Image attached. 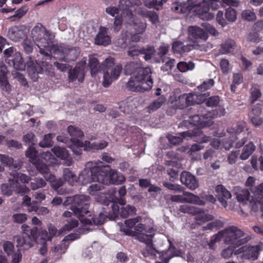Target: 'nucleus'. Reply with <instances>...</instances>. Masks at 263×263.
<instances>
[{
    "mask_svg": "<svg viewBox=\"0 0 263 263\" xmlns=\"http://www.w3.org/2000/svg\"><path fill=\"white\" fill-rule=\"evenodd\" d=\"M46 184V182L41 178H36L31 182V187L33 190L44 187Z\"/></svg>",
    "mask_w": 263,
    "mask_h": 263,
    "instance_id": "nucleus-58",
    "label": "nucleus"
},
{
    "mask_svg": "<svg viewBox=\"0 0 263 263\" xmlns=\"http://www.w3.org/2000/svg\"><path fill=\"white\" fill-rule=\"evenodd\" d=\"M225 109L222 107H219L218 110H213L211 111L207 112V115L209 116L210 118H211V121L213 118L217 116H222L225 114Z\"/></svg>",
    "mask_w": 263,
    "mask_h": 263,
    "instance_id": "nucleus-59",
    "label": "nucleus"
},
{
    "mask_svg": "<svg viewBox=\"0 0 263 263\" xmlns=\"http://www.w3.org/2000/svg\"><path fill=\"white\" fill-rule=\"evenodd\" d=\"M3 248L8 256H12L16 252L14 251V246L12 242L6 241L3 243Z\"/></svg>",
    "mask_w": 263,
    "mask_h": 263,
    "instance_id": "nucleus-56",
    "label": "nucleus"
},
{
    "mask_svg": "<svg viewBox=\"0 0 263 263\" xmlns=\"http://www.w3.org/2000/svg\"><path fill=\"white\" fill-rule=\"evenodd\" d=\"M263 249V243L259 242L254 246L246 245L236 250L235 255L240 261L245 259L256 260Z\"/></svg>",
    "mask_w": 263,
    "mask_h": 263,
    "instance_id": "nucleus-17",
    "label": "nucleus"
},
{
    "mask_svg": "<svg viewBox=\"0 0 263 263\" xmlns=\"http://www.w3.org/2000/svg\"><path fill=\"white\" fill-rule=\"evenodd\" d=\"M106 217V215H105L103 213H100V214L95 217H91V215L90 214V212L89 213V215H85L84 218H91V223L89 224H85L83 223L84 225H89L91 224L92 222L96 224H102L104 222L105 218Z\"/></svg>",
    "mask_w": 263,
    "mask_h": 263,
    "instance_id": "nucleus-49",
    "label": "nucleus"
},
{
    "mask_svg": "<svg viewBox=\"0 0 263 263\" xmlns=\"http://www.w3.org/2000/svg\"><path fill=\"white\" fill-rule=\"evenodd\" d=\"M256 179L250 176L246 181V185L250 188L251 193L253 194L252 200L250 201V206L254 212L257 211L258 209V204L263 199V182L257 186H254Z\"/></svg>",
    "mask_w": 263,
    "mask_h": 263,
    "instance_id": "nucleus-16",
    "label": "nucleus"
},
{
    "mask_svg": "<svg viewBox=\"0 0 263 263\" xmlns=\"http://www.w3.org/2000/svg\"><path fill=\"white\" fill-rule=\"evenodd\" d=\"M115 60L111 57L107 58L102 63L103 72V85L104 87L109 86L112 82L118 79L122 70L121 64L114 66Z\"/></svg>",
    "mask_w": 263,
    "mask_h": 263,
    "instance_id": "nucleus-9",
    "label": "nucleus"
},
{
    "mask_svg": "<svg viewBox=\"0 0 263 263\" xmlns=\"http://www.w3.org/2000/svg\"><path fill=\"white\" fill-rule=\"evenodd\" d=\"M28 218L27 214L24 213H17L13 214L12 219L14 222L18 223H23L25 222Z\"/></svg>",
    "mask_w": 263,
    "mask_h": 263,
    "instance_id": "nucleus-62",
    "label": "nucleus"
},
{
    "mask_svg": "<svg viewBox=\"0 0 263 263\" xmlns=\"http://www.w3.org/2000/svg\"><path fill=\"white\" fill-rule=\"evenodd\" d=\"M234 192L238 202L246 203L248 201L250 193L248 190L236 186L234 188Z\"/></svg>",
    "mask_w": 263,
    "mask_h": 263,
    "instance_id": "nucleus-33",
    "label": "nucleus"
},
{
    "mask_svg": "<svg viewBox=\"0 0 263 263\" xmlns=\"http://www.w3.org/2000/svg\"><path fill=\"white\" fill-rule=\"evenodd\" d=\"M184 202L194 203L198 205H203L204 202L199 197L193 193L183 192Z\"/></svg>",
    "mask_w": 263,
    "mask_h": 263,
    "instance_id": "nucleus-38",
    "label": "nucleus"
},
{
    "mask_svg": "<svg viewBox=\"0 0 263 263\" xmlns=\"http://www.w3.org/2000/svg\"><path fill=\"white\" fill-rule=\"evenodd\" d=\"M8 35L9 37L15 42L18 41L25 35L24 32L21 30L17 27L11 28L9 31Z\"/></svg>",
    "mask_w": 263,
    "mask_h": 263,
    "instance_id": "nucleus-44",
    "label": "nucleus"
},
{
    "mask_svg": "<svg viewBox=\"0 0 263 263\" xmlns=\"http://www.w3.org/2000/svg\"><path fill=\"white\" fill-rule=\"evenodd\" d=\"M193 47V45H187L186 46L183 45L182 43L181 42H175L173 43L172 46V50L174 52L181 53L184 52H188L190 51Z\"/></svg>",
    "mask_w": 263,
    "mask_h": 263,
    "instance_id": "nucleus-43",
    "label": "nucleus"
},
{
    "mask_svg": "<svg viewBox=\"0 0 263 263\" xmlns=\"http://www.w3.org/2000/svg\"><path fill=\"white\" fill-rule=\"evenodd\" d=\"M192 134L190 132H185L179 134L178 136L170 135L167 138L169 141L173 144H177L181 142L183 139L187 137H191Z\"/></svg>",
    "mask_w": 263,
    "mask_h": 263,
    "instance_id": "nucleus-45",
    "label": "nucleus"
},
{
    "mask_svg": "<svg viewBox=\"0 0 263 263\" xmlns=\"http://www.w3.org/2000/svg\"><path fill=\"white\" fill-rule=\"evenodd\" d=\"M108 29L104 27H101L95 40V44L99 45L107 46L111 43V37L108 33Z\"/></svg>",
    "mask_w": 263,
    "mask_h": 263,
    "instance_id": "nucleus-27",
    "label": "nucleus"
},
{
    "mask_svg": "<svg viewBox=\"0 0 263 263\" xmlns=\"http://www.w3.org/2000/svg\"><path fill=\"white\" fill-rule=\"evenodd\" d=\"M100 183L107 184H120L125 180V177L121 174H119L118 172L112 169L109 170L101 168V173L100 174Z\"/></svg>",
    "mask_w": 263,
    "mask_h": 263,
    "instance_id": "nucleus-19",
    "label": "nucleus"
},
{
    "mask_svg": "<svg viewBox=\"0 0 263 263\" xmlns=\"http://www.w3.org/2000/svg\"><path fill=\"white\" fill-rule=\"evenodd\" d=\"M13 191H15L16 193L23 195L28 193L30 189L25 185L17 186V184L15 183L12 179H9V184L5 183L1 186V191L4 195L9 196L11 195Z\"/></svg>",
    "mask_w": 263,
    "mask_h": 263,
    "instance_id": "nucleus-21",
    "label": "nucleus"
},
{
    "mask_svg": "<svg viewBox=\"0 0 263 263\" xmlns=\"http://www.w3.org/2000/svg\"><path fill=\"white\" fill-rule=\"evenodd\" d=\"M226 17L229 22H234L236 20L237 14L235 9L229 8L226 10Z\"/></svg>",
    "mask_w": 263,
    "mask_h": 263,
    "instance_id": "nucleus-64",
    "label": "nucleus"
},
{
    "mask_svg": "<svg viewBox=\"0 0 263 263\" xmlns=\"http://www.w3.org/2000/svg\"><path fill=\"white\" fill-rule=\"evenodd\" d=\"M99 184H93L91 185L88 189V192L90 195L92 196H96L95 199L99 202L102 204H104L106 205H109V204H111V208L113 212L112 215H111V218H115L118 217L119 213V207L114 202L115 201L114 198V195L116 193L115 190L113 191L111 195L109 196V199L104 194L98 195V192L101 190L102 186L101 185V183Z\"/></svg>",
    "mask_w": 263,
    "mask_h": 263,
    "instance_id": "nucleus-11",
    "label": "nucleus"
},
{
    "mask_svg": "<svg viewBox=\"0 0 263 263\" xmlns=\"http://www.w3.org/2000/svg\"><path fill=\"white\" fill-rule=\"evenodd\" d=\"M121 17L127 23H130L135 19L132 13L133 6L129 0H120L119 4Z\"/></svg>",
    "mask_w": 263,
    "mask_h": 263,
    "instance_id": "nucleus-23",
    "label": "nucleus"
},
{
    "mask_svg": "<svg viewBox=\"0 0 263 263\" xmlns=\"http://www.w3.org/2000/svg\"><path fill=\"white\" fill-rule=\"evenodd\" d=\"M7 72L6 67L3 62H0V87L4 90L9 92L11 90V86L6 77Z\"/></svg>",
    "mask_w": 263,
    "mask_h": 263,
    "instance_id": "nucleus-28",
    "label": "nucleus"
},
{
    "mask_svg": "<svg viewBox=\"0 0 263 263\" xmlns=\"http://www.w3.org/2000/svg\"><path fill=\"white\" fill-rule=\"evenodd\" d=\"M165 101V99L164 97H160L157 100L154 101L146 108V112L151 113L156 111L162 105Z\"/></svg>",
    "mask_w": 263,
    "mask_h": 263,
    "instance_id": "nucleus-42",
    "label": "nucleus"
},
{
    "mask_svg": "<svg viewBox=\"0 0 263 263\" xmlns=\"http://www.w3.org/2000/svg\"><path fill=\"white\" fill-rule=\"evenodd\" d=\"M238 49L235 42L233 40H228L221 44L220 51L222 54L233 53Z\"/></svg>",
    "mask_w": 263,
    "mask_h": 263,
    "instance_id": "nucleus-35",
    "label": "nucleus"
},
{
    "mask_svg": "<svg viewBox=\"0 0 263 263\" xmlns=\"http://www.w3.org/2000/svg\"><path fill=\"white\" fill-rule=\"evenodd\" d=\"M23 141L26 144L30 145V146L35 144L36 142L35 136L32 133H29L25 135L23 137Z\"/></svg>",
    "mask_w": 263,
    "mask_h": 263,
    "instance_id": "nucleus-63",
    "label": "nucleus"
},
{
    "mask_svg": "<svg viewBox=\"0 0 263 263\" xmlns=\"http://www.w3.org/2000/svg\"><path fill=\"white\" fill-rule=\"evenodd\" d=\"M89 67L92 77H96L101 68L98 60L93 56L89 57Z\"/></svg>",
    "mask_w": 263,
    "mask_h": 263,
    "instance_id": "nucleus-41",
    "label": "nucleus"
},
{
    "mask_svg": "<svg viewBox=\"0 0 263 263\" xmlns=\"http://www.w3.org/2000/svg\"><path fill=\"white\" fill-rule=\"evenodd\" d=\"M12 176H13V178L12 179L14 180L15 183L17 184V186H22L19 185V183L18 182V180H20L22 183H28L31 179L29 176L18 173H14Z\"/></svg>",
    "mask_w": 263,
    "mask_h": 263,
    "instance_id": "nucleus-54",
    "label": "nucleus"
},
{
    "mask_svg": "<svg viewBox=\"0 0 263 263\" xmlns=\"http://www.w3.org/2000/svg\"><path fill=\"white\" fill-rule=\"evenodd\" d=\"M189 122L191 124L198 128L210 126L213 123V121H211V118H210L209 116L207 115V113L203 116L194 115L190 117Z\"/></svg>",
    "mask_w": 263,
    "mask_h": 263,
    "instance_id": "nucleus-26",
    "label": "nucleus"
},
{
    "mask_svg": "<svg viewBox=\"0 0 263 263\" xmlns=\"http://www.w3.org/2000/svg\"><path fill=\"white\" fill-rule=\"evenodd\" d=\"M195 220L198 224H201L202 223L209 221L213 219L214 217L212 215L205 213L202 209H200V211L195 214Z\"/></svg>",
    "mask_w": 263,
    "mask_h": 263,
    "instance_id": "nucleus-46",
    "label": "nucleus"
},
{
    "mask_svg": "<svg viewBox=\"0 0 263 263\" xmlns=\"http://www.w3.org/2000/svg\"><path fill=\"white\" fill-rule=\"evenodd\" d=\"M52 152L57 157L61 159L66 160L67 165L69 166L71 164V161L69 159L68 153L65 148L55 146L52 148Z\"/></svg>",
    "mask_w": 263,
    "mask_h": 263,
    "instance_id": "nucleus-34",
    "label": "nucleus"
},
{
    "mask_svg": "<svg viewBox=\"0 0 263 263\" xmlns=\"http://www.w3.org/2000/svg\"><path fill=\"white\" fill-rule=\"evenodd\" d=\"M201 26L202 28L196 26H190L188 28L189 37L193 40V46L196 45L198 39L205 41L209 37L208 33L214 36L218 34L215 28L208 23H202Z\"/></svg>",
    "mask_w": 263,
    "mask_h": 263,
    "instance_id": "nucleus-13",
    "label": "nucleus"
},
{
    "mask_svg": "<svg viewBox=\"0 0 263 263\" xmlns=\"http://www.w3.org/2000/svg\"><path fill=\"white\" fill-rule=\"evenodd\" d=\"M130 25H133L134 28L137 32V34L131 35V40L133 42H138L140 40L139 34H142L144 32L146 27V24L143 22H139L137 20H133L130 23Z\"/></svg>",
    "mask_w": 263,
    "mask_h": 263,
    "instance_id": "nucleus-29",
    "label": "nucleus"
},
{
    "mask_svg": "<svg viewBox=\"0 0 263 263\" xmlns=\"http://www.w3.org/2000/svg\"><path fill=\"white\" fill-rule=\"evenodd\" d=\"M37 232V228L34 227L31 230V235H17L13 236V240L16 243V247L18 248L27 250L33 246Z\"/></svg>",
    "mask_w": 263,
    "mask_h": 263,
    "instance_id": "nucleus-20",
    "label": "nucleus"
},
{
    "mask_svg": "<svg viewBox=\"0 0 263 263\" xmlns=\"http://www.w3.org/2000/svg\"><path fill=\"white\" fill-rule=\"evenodd\" d=\"M78 221L74 219L73 218L67 221V223L64 227L62 231L60 232L62 233L63 231H69L78 226Z\"/></svg>",
    "mask_w": 263,
    "mask_h": 263,
    "instance_id": "nucleus-60",
    "label": "nucleus"
},
{
    "mask_svg": "<svg viewBox=\"0 0 263 263\" xmlns=\"http://www.w3.org/2000/svg\"><path fill=\"white\" fill-rule=\"evenodd\" d=\"M0 162L7 166H12L15 169L19 170L22 165V162L21 161L13 164V159L8 156L0 154Z\"/></svg>",
    "mask_w": 263,
    "mask_h": 263,
    "instance_id": "nucleus-40",
    "label": "nucleus"
},
{
    "mask_svg": "<svg viewBox=\"0 0 263 263\" xmlns=\"http://www.w3.org/2000/svg\"><path fill=\"white\" fill-rule=\"evenodd\" d=\"M170 247L166 251L158 252L155 248L152 247L151 245L147 246V248L145 251L143 252V256L144 257L151 256L153 258H157L159 257L161 260L156 261V263H168L169 260L175 256H179L181 252L179 250H177L172 246V243L170 240Z\"/></svg>",
    "mask_w": 263,
    "mask_h": 263,
    "instance_id": "nucleus-15",
    "label": "nucleus"
},
{
    "mask_svg": "<svg viewBox=\"0 0 263 263\" xmlns=\"http://www.w3.org/2000/svg\"><path fill=\"white\" fill-rule=\"evenodd\" d=\"M22 204L24 206L28 207L27 211L29 212H33V211H35L37 209L36 201H33L31 202V198L27 195L24 196L23 198Z\"/></svg>",
    "mask_w": 263,
    "mask_h": 263,
    "instance_id": "nucleus-47",
    "label": "nucleus"
},
{
    "mask_svg": "<svg viewBox=\"0 0 263 263\" xmlns=\"http://www.w3.org/2000/svg\"><path fill=\"white\" fill-rule=\"evenodd\" d=\"M98 164L93 162H88L86 164L85 168L79 176V184L86 185L91 182L100 183L101 167Z\"/></svg>",
    "mask_w": 263,
    "mask_h": 263,
    "instance_id": "nucleus-14",
    "label": "nucleus"
},
{
    "mask_svg": "<svg viewBox=\"0 0 263 263\" xmlns=\"http://www.w3.org/2000/svg\"><path fill=\"white\" fill-rule=\"evenodd\" d=\"M63 177L69 185H76L79 184V177L69 168L64 170Z\"/></svg>",
    "mask_w": 263,
    "mask_h": 263,
    "instance_id": "nucleus-32",
    "label": "nucleus"
},
{
    "mask_svg": "<svg viewBox=\"0 0 263 263\" xmlns=\"http://www.w3.org/2000/svg\"><path fill=\"white\" fill-rule=\"evenodd\" d=\"M255 150V146L253 142H250L242 148L240 155V159L242 160H247Z\"/></svg>",
    "mask_w": 263,
    "mask_h": 263,
    "instance_id": "nucleus-39",
    "label": "nucleus"
},
{
    "mask_svg": "<svg viewBox=\"0 0 263 263\" xmlns=\"http://www.w3.org/2000/svg\"><path fill=\"white\" fill-rule=\"evenodd\" d=\"M86 60L83 59L78 63L73 70L69 72V80L70 82H75L78 80L79 82H82L85 76V65Z\"/></svg>",
    "mask_w": 263,
    "mask_h": 263,
    "instance_id": "nucleus-22",
    "label": "nucleus"
},
{
    "mask_svg": "<svg viewBox=\"0 0 263 263\" xmlns=\"http://www.w3.org/2000/svg\"><path fill=\"white\" fill-rule=\"evenodd\" d=\"M137 101L135 99L128 98L119 103V108L124 112H127L134 107H136L135 103Z\"/></svg>",
    "mask_w": 263,
    "mask_h": 263,
    "instance_id": "nucleus-37",
    "label": "nucleus"
},
{
    "mask_svg": "<svg viewBox=\"0 0 263 263\" xmlns=\"http://www.w3.org/2000/svg\"><path fill=\"white\" fill-rule=\"evenodd\" d=\"M74 238L72 235H69L66 236L63 240V242L59 245L56 246L51 249V251L57 255H61L64 254L68 247V245L66 243V241L69 240H73Z\"/></svg>",
    "mask_w": 263,
    "mask_h": 263,
    "instance_id": "nucleus-30",
    "label": "nucleus"
},
{
    "mask_svg": "<svg viewBox=\"0 0 263 263\" xmlns=\"http://www.w3.org/2000/svg\"><path fill=\"white\" fill-rule=\"evenodd\" d=\"M179 210L181 213H187L195 215L197 213L200 212V209L194 206L184 204L180 206Z\"/></svg>",
    "mask_w": 263,
    "mask_h": 263,
    "instance_id": "nucleus-48",
    "label": "nucleus"
},
{
    "mask_svg": "<svg viewBox=\"0 0 263 263\" xmlns=\"http://www.w3.org/2000/svg\"><path fill=\"white\" fill-rule=\"evenodd\" d=\"M245 126V122H240L238 123L234 127H230L227 129V133L230 135L231 139L229 141H223L222 143H221V140L219 139H214L211 142V144L212 146L218 148L223 147L226 150L230 149L233 145V142L234 139L236 138V136L242 132Z\"/></svg>",
    "mask_w": 263,
    "mask_h": 263,
    "instance_id": "nucleus-18",
    "label": "nucleus"
},
{
    "mask_svg": "<svg viewBox=\"0 0 263 263\" xmlns=\"http://www.w3.org/2000/svg\"><path fill=\"white\" fill-rule=\"evenodd\" d=\"M175 9L182 13L196 15L201 19H210L213 16L208 13V5L204 0H187L186 3L178 4Z\"/></svg>",
    "mask_w": 263,
    "mask_h": 263,
    "instance_id": "nucleus-5",
    "label": "nucleus"
},
{
    "mask_svg": "<svg viewBox=\"0 0 263 263\" xmlns=\"http://www.w3.org/2000/svg\"><path fill=\"white\" fill-rule=\"evenodd\" d=\"M180 181L191 190H194L198 187L199 183L196 177L187 172H183L180 176Z\"/></svg>",
    "mask_w": 263,
    "mask_h": 263,
    "instance_id": "nucleus-25",
    "label": "nucleus"
},
{
    "mask_svg": "<svg viewBox=\"0 0 263 263\" xmlns=\"http://www.w3.org/2000/svg\"><path fill=\"white\" fill-rule=\"evenodd\" d=\"M36 153L35 148L30 146L26 152V156L35 165L36 169L44 175L45 178L50 183L52 187L55 190L58 189L63 184V181L61 179L56 180L54 175L48 173L49 169L47 165L42 161V160H40L36 157Z\"/></svg>",
    "mask_w": 263,
    "mask_h": 263,
    "instance_id": "nucleus-7",
    "label": "nucleus"
},
{
    "mask_svg": "<svg viewBox=\"0 0 263 263\" xmlns=\"http://www.w3.org/2000/svg\"><path fill=\"white\" fill-rule=\"evenodd\" d=\"M51 66L42 62V65L36 63L35 65H28L27 70L29 75L33 81L37 79V75L40 73L43 72L44 70L47 71L51 68Z\"/></svg>",
    "mask_w": 263,
    "mask_h": 263,
    "instance_id": "nucleus-24",
    "label": "nucleus"
},
{
    "mask_svg": "<svg viewBox=\"0 0 263 263\" xmlns=\"http://www.w3.org/2000/svg\"><path fill=\"white\" fill-rule=\"evenodd\" d=\"M142 218L137 216L134 218L125 220L124 223H118L120 231L125 235L135 236L138 240L146 243V248L143 251H145L147 246L151 245L153 248L152 240L155 235V230L152 227L145 226L142 223H138L141 221Z\"/></svg>",
    "mask_w": 263,
    "mask_h": 263,
    "instance_id": "nucleus-2",
    "label": "nucleus"
},
{
    "mask_svg": "<svg viewBox=\"0 0 263 263\" xmlns=\"http://www.w3.org/2000/svg\"><path fill=\"white\" fill-rule=\"evenodd\" d=\"M90 198L85 195H76L72 197H68L64 202L63 205L66 206L72 204L71 210L74 213L78 214L79 219L82 223L89 224L91 223V218H85V215H89L88 210V205L86 202L88 201Z\"/></svg>",
    "mask_w": 263,
    "mask_h": 263,
    "instance_id": "nucleus-6",
    "label": "nucleus"
},
{
    "mask_svg": "<svg viewBox=\"0 0 263 263\" xmlns=\"http://www.w3.org/2000/svg\"><path fill=\"white\" fill-rule=\"evenodd\" d=\"M138 13L144 17L148 18L153 24H156L159 22L158 15L154 11H147L144 8H140L138 10Z\"/></svg>",
    "mask_w": 263,
    "mask_h": 263,
    "instance_id": "nucleus-36",
    "label": "nucleus"
},
{
    "mask_svg": "<svg viewBox=\"0 0 263 263\" xmlns=\"http://www.w3.org/2000/svg\"><path fill=\"white\" fill-rule=\"evenodd\" d=\"M195 68V64L192 62L188 63L180 62L177 64V68L181 72H185L188 70H192Z\"/></svg>",
    "mask_w": 263,
    "mask_h": 263,
    "instance_id": "nucleus-53",
    "label": "nucleus"
},
{
    "mask_svg": "<svg viewBox=\"0 0 263 263\" xmlns=\"http://www.w3.org/2000/svg\"><path fill=\"white\" fill-rule=\"evenodd\" d=\"M221 232L223 243L234 247L242 245L251 239V237L246 235L242 230L234 226L226 228Z\"/></svg>",
    "mask_w": 263,
    "mask_h": 263,
    "instance_id": "nucleus-8",
    "label": "nucleus"
},
{
    "mask_svg": "<svg viewBox=\"0 0 263 263\" xmlns=\"http://www.w3.org/2000/svg\"><path fill=\"white\" fill-rule=\"evenodd\" d=\"M124 72L131 75L126 84V87L131 91L144 92L152 88L153 82L149 67L143 68L140 64L131 62L125 65Z\"/></svg>",
    "mask_w": 263,
    "mask_h": 263,
    "instance_id": "nucleus-1",
    "label": "nucleus"
},
{
    "mask_svg": "<svg viewBox=\"0 0 263 263\" xmlns=\"http://www.w3.org/2000/svg\"><path fill=\"white\" fill-rule=\"evenodd\" d=\"M136 211V209L134 206L127 205L121 209L120 215L121 217L125 218L135 214Z\"/></svg>",
    "mask_w": 263,
    "mask_h": 263,
    "instance_id": "nucleus-51",
    "label": "nucleus"
},
{
    "mask_svg": "<svg viewBox=\"0 0 263 263\" xmlns=\"http://www.w3.org/2000/svg\"><path fill=\"white\" fill-rule=\"evenodd\" d=\"M31 37L36 46L40 48V52L46 58L50 59V52L52 45L53 35L41 23H37L31 31Z\"/></svg>",
    "mask_w": 263,
    "mask_h": 263,
    "instance_id": "nucleus-4",
    "label": "nucleus"
},
{
    "mask_svg": "<svg viewBox=\"0 0 263 263\" xmlns=\"http://www.w3.org/2000/svg\"><path fill=\"white\" fill-rule=\"evenodd\" d=\"M241 17L243 19L248 21H253L256 18L255 13L250 10H246L242 11Z\"/></svg>",
    "mask_w": 263,
    "mask_h": 263,
    "instance_id": "nucleus-61",
    "label": "nucleus"
},
{
    "mask_svg": "<svg viewBox=\"0 0 263 263\" xmlns=\"http://www.w3.org/2000/svg\"><path fill=\"white\" fill-rule=\"evenodd\" d=\"M215 191L219 196L225 199H230L232 197L231 193L222 185H217Z\"/></svg>",
    "mask_w": 263,
    "mask_h": 263,
    "instance_id": "nucleus-55",
    "label": "nucleus"
},
{
    "mask_svg": "<svg viewBox=\"0 0 263 263\" xmlns=\"http://www.w3.org/2000/svg\"><path fill=\"white\" fill-rule=\"evenodd\" d=\"M80 53L79 48L64 45H53L50 54H53L54 58L62 61L69 62L76 60Z\"/></svg>",
    "mask_w": 263,
    "mask_h": 263,
    "instance_id": "nucleus-12",
    "label": "nucleus"
},
{
    "mask_svg": "<svg viewBox=\"0 0 263 263\" xmlns=\"http://www.w3.org/2000/svg\"><path fill=\"white\" fill-rule=\"evenodd\" d=\"M9 61H11L13 67L18 70H24L25 69V64L23 61L22 55L19 52H15L11 59H9Z\"/></svg>",
    "mask_w": 263,
    "mask_h": 263,
    "instance_id": "nucleus-31",
    "label": "nucleus"
},
{
    "mask_svg": "<svg viewBox=\"0 0 263 263\" xmlns=\"http://www.w3.org/2000/svg\"><path fill=\"white\" fill-rule=\"evenodd\" d=\"M68 132L71 136V144L70 148L73 153L77 155L82 153V148L84 147L85 151H93L102 149L107 146V142L101 141L99 142L91 143L89 141H85L83 143L79 138L83 136V132L73 126H69L68 127Z\"/></svg>",
    "mask_w": 263,
    "mask_h": 263,
    "instance_id": "nucleus-3",
    "label": "nucleus"
},
{
    "mask_svg": "<svg viewBox=\"0 0 263 263\" xmlns=\"http://www.w3.org/2000/svg\"><path fill=\"white\" fill-rule=\"evenodd\" d=\"M221 240L223 241V237L220 231L216 234L211 237L210 240L208 243L209 248L212 250H215L216 248V244Z\"/></svg>",
    "mask_w": 263,
    "mask_h": 263,
    "instance_id": "nucleus-50",
    "label": "nucleus"
},
{
    "mask_svg": "<svg viewBox=\"0 0 263 263\" xmlns=\"http://www.w3.org/2000/svg\"><path fill=\"white\" fill-rule=\"evenodd\" d=\"M235 248L236 247H234L232 245H230L227 248L222 249L220 253L221 257L226 259H228L232 256L233 254L235 255Z\"/></svg>",
    "mask_w": 263,
    "mask_h": 263,
    "instance_id": "nucleus-52",
    "label": "nucleus"
},
{
    "mask_svg": "<svg viewBox=\"0 0 263 263\" xmlns=\"http://www.w3.org/2000/svg\"><path fill=\"white\" fill-rule=\"evenodd\" d=\"M54 137V135L52 134H48L45 135L44 137V139L41 141L39 145L42 147H48L52 145V138Z\"/></svg>",
    "mask_w": 263,
    "mask_h": 263,
    "instance_id": "nucleus-57",
    "label": "nucleus"
},
{
    "mask_svg": "<svg viewBox=\"0 0 263 263\" xmlns=\"http://www.w3.org/2000/svg\"><path fill=\"white\" fill-rule=\"evenodd\" d=\"M205 100L204 94H183L180 96L172 95L170 98L172 106L177 109H183L189 105L200 104Z\"/></svg>",
    "mask_w": 263,
    "mask_h": 263,
    "instance_id": "nucleus-10",
    "label": "nucleus"
}]
</instances>
